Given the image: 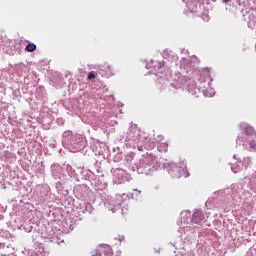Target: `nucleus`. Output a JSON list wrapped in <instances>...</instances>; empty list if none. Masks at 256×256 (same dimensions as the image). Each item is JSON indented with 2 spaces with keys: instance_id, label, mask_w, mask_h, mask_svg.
Listing matches in <instances>:
<instances>
[{
  "instance_id": "obj_1",
  "label": "nucleus",
  "mask_w": 256,
  "mask_h": 256,
  "mask_svg": "<svg viewBox=\"0 0 256 256\" xmlns=\"http://www.w3.org/2000/svg\"><path fill=\"white\" fill-rule=\"evenodd\" d=\"M240 127L244 133V136L242 137V139H245L250 149H256V132L253 129V127L247 124H241Z\"/></svg>"
},
{
  "instance_id": "obj_2",
  "label": "nucleus",
  "mask_w": 256,
  "mask_h": 256,
  "mask_svg": "<svg viewBox=\"0 0 256 256\" xmlns=\"http://www.w3.org/2000/svg\"><path fill=\"white\" fill-rule=\"evenodd\" d=\"M95 256H113V251L109 246H101L96 250Z\"/></svg>"
},
{
  "instance_id": "obj_3",
  "label": "nucleus",
  "mask_w": 256,
  "mask_h": 256,
  "mask_svg": "<svg viewBox=\"0 0 256 256\" xmlns=\"http://www.w3.org/2000/svg\"><path fill=\"white\" fill-rule=\"evenodd\" d=\"M99 67H100V71H103L107 77H111L112 75H115V70L108 63L101 64Z\"/></svg>"
},
{
  "instance_id": "obj_4",
  "label": "nucleus",
  "mask_w": 256,
  "mask_h": 256,
  "mask_svg": "<svg viewBox=\"0 0 256 256\" xmlns=\"http://www.w3.org/2000/svg\"><path fill=\"white\" fill-rule=\"evenodd\" d=\"M203 219H205V216L203 215V213L201 211H196L192 215V221L196 224L201 223V221H203Z\"/></svg>"
},
{
  "instance_id": "obj_5",
  "label": "nucleus",
  "mask_w": 256,
  "mask_h": 256,
  "mask_svg": "<svg viewBox=\"0 0 256 256\" xmlns=\"http://www.w3.org/2000/svg\"><path fill=\"white\" fill-rule=\"evenodd\" d=\"M37 49V45L33 44V43H29L26 47H25V51H27L28 53H33V51H35Z\"/></svg>"
},
{
  "instance_id": "obj_6",
  "label": "nucleus",
  "mask_w": 256,
  "mask_h": 256,
  "mask_svg": "<svg viewBox=\"0 0 256 256\" xmlns=\"http://www.w3.org/2000/svg\"><path fill=\"white\" fill-rule=\"evenodd\" d=\"M178 167L182 169V171H185V169H187V163L185 161L179 162Z\"/></svg>"
},
{
  "instance_id": "obj_7",
  "label": "nucleus",
  "mask_w": 256,
  "mask_h": 256,
  "mask_svg": "<svg viewBox=\"0 0 256 256\" xmlns=\"http://www.w3.org/2000/svg\"><path fill=\"white\" fill-rule=\"evenodd\" d=\"M95 77H97V76L95 75V72H89L87 79H88L89 81H91V79H95Z\"/></svg>"
},
{
  "instance_id": "obj_8",
  "label": "nucleus",
  "mask_w": 256,
  "mask_h": 256,
  "mask_svg": "<svg viewBox=\"0 0 256 256\" xmlns=\"http://www.w3.org/2000/svg\"><path fill=\"white\" fill-rule=\"evenodd\" d=\"M247 167H249V162L245 165V169H247Z\"/></svg>"
},
{
  "instance_id": "obj_9",
  "label": "nucleus",
  "mask_w": 256,
  "mask_h": 256,
  "mask_svg": "<svg viewBox=\"0 0 256 256\" xmlns=\"http://www.w3.org/2000/svg\"><path fill=\"white\" fill-rule=\"evenodd\" d=\"M238 140L241 141V137H239Z\"/></svg>"
}]
</instances>
